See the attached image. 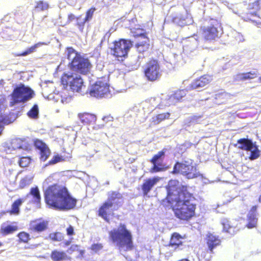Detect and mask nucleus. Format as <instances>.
Wrapping results in <instances>:
<instances>
[{"label": "nucleus", "mask_w": 261, "mask_h": 261, "mask_svg": "<svg viewBox=\"0 0 261 261\" xmlns=\"http://www.w3.org/2000/svg\"><path fill=\"white\" fill-rule=\"evenodd\" d=\"M11 96L12 101L10 102V106H13L15 104L25 102L32 98L34 96V92L30 88L20 84L14 89Z\"/></svg>", "instance_id": "7"}, {"label": "nucleus", "mask_w": 261, "mask_h": 261, "mask_svg": "<svg viewBox=\"0 0 261 261\" xmlns=\"http://www.w3.org/2000/svg\"><path fill=\"white\" fill-rule=\"evenodd\" d=\"M43 43L39 42L35 44L34 45L31 46L29 48H28L25 51L21 53H15L14 54V57H20V56H26L30 54L33 53L35 51L36 48H37L40 45L43 44Z\"/></svg>", "instance_id": "31"}, {"label": "nucleus", "mask_w": 261, "mask_h": 261, "mask_svg": "<svg viewBox=\"0 0 261 261\" xmlns=\"http://www.w3.org/2000/svg\"><path fill=\"white\" fill-rule=\"evenodd\" d=\"M258 202H259L260 203H261V194L259 195V197H258Z\"/></svg>", "instance_id": "55"}, {"label": "nucleus", "mask_w": 261, "mask_h": 261, "mask_svg": "<svg viewBox=\"0 0 261 261\" xmlns=\"http://www.w3.org/2000/svg\"><path fill=\"white\" fill-rule=\"evenodd\" d=\"M4 119L2 118V116H0V135L2 134V132L3 131V125L2 123L3 122Z\"/></svg>", "instance_id": "50"}, {"label": "nucleus", "mask_w": 261, "mask_h": 261, "mask_svg": "<svg viewBox=\"0 0 261 261\" xmlns=\"http://www.w3.org/2000/svg\"><path fill=\"white\" fill-rule=\"evenodd\" d=\"M122 196L120 193L111 191L108 194L107 200L105 201L99 207L98 211V216L109 223L110 222L109 216L111 215L112 207L113 206H117V210L121 205L120 202H115V201L122 199Z\"/></svg>", "instance_id": "5"}, {"label": "nucleus", "mask_w": 261, "mask_h": 261, "mask_svg": "<svg viewBox=\"0 0 261 261\" xmlns=\"http://www.w3.org/2000/svg\"><path fill=\"white\" fill-rule=\"evenodd\" d=\"M75 18H76L77 20L79 19V17H75L74 14L70 13L68 14V21L71 22L72 20H73Z\"/></svg>", "instance_id": "49"}, {"label": "nucleus", "mask_w": 261, "mask_h": 261, "mask_svg": "<svg viewBox=\"0 0 261 261\" xmlns=\"http://www.w3.org/2000/svg\"><path fill=\"white\" fill-rule=\"evenodd\" d=\"M133 46V41L129 39H119L113 42L109 48L111 55L117 60L123 61L128 57V52Z\"/></svg>", "instance_id": "6"}, {"label": "nucleus", "mask_w": 261, "mask_h": 261, "mask_svg": "<svg viewBox=\"0 0 261 261\" xmlns=\"http://www.w3.org/2000/svg\"><path fill=\"white\" fill-rule=\"evenodd\" d=\"M257 74L255 71H249L238 74V77L240 81H246L252 80L257 77Z\"/></svg>", "instance_id": "30"}, {"label": "nucleus", "mask_w": 261, "mask_h": 261, "mask_svg": "<svg viewBox=\"0 0 261 261\" xmlns=\"http://www.w3.org/2000/svg\"><path fill=\"white\" fill-rule=\"evenodd\" d=\"M66 50L67 58L71 60L68 64L70 69L80 74H88L92 67V65L89 59L82 56L72 47H67Z\"/></svg>", "instance_id": "4"}, {"label": "nucleus", "mask_w": 261, "mask_h": 261, "mask_svg": "<svg viewBox=\"0 0 261 261\" xmlns=\"http://www.w3.org/2000/svg\"><path fill=\"white\" fill-rule=\"evenodd\" d=\"M257 220L256 216L248 215V222L246 224V227L249 229L256 227L257 225Z\"/></svg>", "instance_id": "33"}, {"label": "nucleus", "mask_w": 261, "mask_h": 261, "mask_svg": "<svg viewBox=\"0 0 261 261\" xmlns=\"http://www.w3.org/2000/svg\"><path fill=\"white\" fill-rule=\"evenodd\" d=\"M102 120L105 121L106 123H108L109 122H112L114 120V118L113 116H112L111 115H108L102 117Z\"/></svg>", "instance_id": "48"}, {"label": "nucleus", "mask_w": 261, "mask_h": 261, "mask_svg": "<svg viewBox=\"0 0 261 261\" xmlns=\"http://www.w3.org/2000/svg\"><path fill=\"white\" fill-rule=\"evenodd\" d=\"M71 242V241L70 240L66 241L64 243V245L65 246H68L70 244Z\"/></svg>", "instance_id": "53"}, {"label": "nucleus", "mask_w": 261, "mask_h": 261, "mask_svg": "<svg viewBox=\"0 0 261 261\" xmlns=\"http://www.w3.org/2000/svg\"><path fill=\"white\" fill-rule=\"evenodd\" d=\"M31 162V160L29 157H21L19 161V164L21 167H28Z\"/></svg>", "instance_id": "41"}, {"label": "nucleus", "mask_w": 261, "mask_h": 261, "mask_svg": "<svg viewBox=\"0 0 261 261\" xmlns=\"http://www.w3.org/2000/svg\"><path fill=\"white\" fill-rule=\"evenodd\" d=\"M103 248V246L100 243L93 244L91 247L90 249L95 253H97L101 250Z\"/></svg>", "instance_id": "44"}, {"label": "nucleus", "mask_w": 261, "mask_h": 261, "mask_svg": "<svg viewBox=\"0 0 261 261\" xmlns=\"http://www.w3.org/2000/svg\"><path fill=\"white\" fill-rule=\"evenodd\" d=\"M64 159L58 154L54 155L53 158L49 161L48 164L50 165H54L60 162L64 161Z\"/></svg>", "instance_id": "43"}, {"label": "nucleus", "mask_w": 261, "mask_h": 261, "mask_svg": "<svg viewBox=\"0 0 261 261\" xmlns=\"http://www.w3.org/2000/svg\"><path fill=\"white\" fill-rule=\"evenodd\" d=\"M250 155L249 156V159L251 161H253L258 159L260 155V150L258 149V147L255 144H253V148L251 150Z\"/></svg>", "instance_id": "35"}, {"label": "nucleus", "mask_w": 261, "mask_h": 261, "mask_svg": "<svg viewBox=\"0 0 261 261\" xmlns=\"http://www.w3.org/2000/svg\"><path fill=\"white\" fill-rule=\"evenodd\" d=\"M253 144L251 140L247 138H241L237 140V143L234 146L241 150L249 151L253 149Z\"/></svg>", "instance_id": "22"}, {"label": "nucleus", "mask_w": 261, "mask_h": 261, "mask_svg": "<svg viewBox=\"0 0 261 261\" xmlns=\"http://www.w3.org/2000/svg\"><path fill=\"white\" fill-rule=\"evenodd\" d=\"M66 233L69 236H73L75 234L74 228L72 226L69 225L66 228Z\"/></svg>", "instance_id": "46"}, {"label": "nucleus", "mask_w": 261, "mask_h": 261, "mask_svg": "<svg viewBox=\"0 0 261 261\" xmlns=\"http://www.w3.org/2000/svg\"><path fill=\"white\" fill-rule=\"evenodd\" d=\"M12 144L15 149L23 148L26 146V142L25 139L16 138L13 140Z\"/></svg>", "instance_id": "34"}, {"label": "nucleus", "mask_w": 261, "mask_h": 261, "mask_svg": "<svg viewBox=\"0 0 261 261\" xmlns=\"http://www.w3.org/2000/svg\"><path fill=\"white\" fill-rule=\"evenodd\" d=\"M32 179L30 177L25 176L22 178L19 184V188L20 189H23L28 186L32 182Z\"/></svg>", "instance_id": "40"}, {"label": "nucleus", "mask_w": 261, "mask_h": 261, "mask_svg": "<svg viewBox=\"0 0 261 261\" xmlns=\"http://www.w3.org/2000/svg\"><path fill=\"white\" fill-rule=\"evenodd\" d=\"M170 117V113L169 112L159 114L152 117L150 123L152 125H157L163 121L169 119Z\"/></svg>", "instance_id": "25"}, {"label": "nucleus", "mask_w": 261, "mask_h": 261, "mask_svg": "<svg viewBox=\"0 0 261 261\" xmlns=\"http://www.w3.org/2000/svg\"><path fill=\"white\" fill-rule=\"evenodd\" d=\"M251 14L252 15H256V13H251Z\"/></svg>", "instance_id": "58"}, {"label": "nucleus", "mask_w": 261, "mask_h": 261, "mask_svg": "<svg viewBox=\"0 0 261 261\" xmlns=\"http://www.w3.org/2000/svg\"><path fill=\"white\" fill-rule=\"evenodd\" d=\"M80 246L77 244H72L71 245L70 247L68 249L67 252L69 254H72L74 252H77L79 253V257H83L84 255V254L85 253V250L83 249H80Z\"/></svg>", "instance_id": "32"}, {"label": "nucleus", "mask_w": 261, "mask_h": 261, "mask_svg": "<svg viewBox=\"0 0 261 261\" xmlns=\"http://www.w3.org/2000/svg\"><path fill=\"white\" fill-rule=\"evenodd\" d=\"M48 222L41 219L30 221L28 230L31 233H40L48 228Z\"/></svg>", "instance_id": "14"}, {"label": "nucleus", "mask_w": 261, "mask_h": 261, "mask_svg": "<svg viewBox=\"0 0 261 261\" xmlns=\"http://www.w3.org/2000/svg\"><path fill=\"white\" fill-rule=\"evenodd\" d=\"M60 80L65 88L69 87L73 92H80L84 86V81L81 75H74L73 73H64Z\"/></svg>", "instance_id": "8"}, {"label": "nucleus", "mask_w": 261, "mask_h": 261, "mask_svg": "<svg viewBox=\"0 0 261 261\" xmlns=\"http://www.w3.org/2000/svg\"><path fill=\"white\" fill-rule=\"evenodd\" d=\"M139 33L134 32L135 38H140L135 44L136 50L140 54H144L150 48V39L147 36V33L143 29H138Z\"/></svg>", "instance_id": "13"}, {"label": "nucleus", "mask_w": 261, "mask_h": 261, "mask_svg": "<svg viewBox=\"0 0 261 261\" xmlns=\"http://www.w3.org/2000/svg\"><path fill=\"white\" fill-rule=\"evenodd\" d=\"M143 72L148 81L154 82L158 80L161 76V70L158 61L154 59L149 60L145 64Z\"/></svg>", "instance_id": "10"}, {"label": "nucleus", "mask_w": 261, "mask_h": 261, "mask_svg": "<svg viewBox=\"0 0 261 261\" xmlns=\"http://www.w3.org/2000/svg\"><path fill=\"white\" fill-rule=\"evenodd\" d=\"M261 0H256L252 3V8L255 10H258L260 8V2Z\"/></svg>", "instance_id": "47"}, {"label": "nucleus", "mask_w": 261, "mask_h": 261, "mask_svg": "<svg viewBox=\"0 0 261 261\" xmlns=\"http://www.w3.org/2000/svg\"><path fill=\"white\" fill-rule=\"evenodd\" d=\"M109 238L119 250L125 249L127 251L134 248L132 233L123 223H120L118 227L111 230L109 232Z\"/></svg>", "instance_id": "3"}, {"label": "nucleus", "mask_w": 261, "mask_h": 261, "mask_svg": "<svg viewBox=\"0 0 261 261\" xmlns=\"http://www.w3.org/2000/svg\"><path fill=\"white\" fill-rule=\"evenodd\" d=\"M18 226L16 225H2L0 228V233L6 236L12 234L18 230Z\"/></svg>", "instance_id": "26"}, {"label": "nucleus", "mask_w": 261, "mask_h": 261, "mask_svg": "<svg viewBox=\"0 0 261 261\" xmlns=\"http://www.w3.org/2000/svg\"><path fill=\"white\" fill-rule=\"evenodd\" d=\"M173 174H181L187 178L192 179L198 176L196 168L193 165L177 162L172 172Z\"/></svg>", "instance_id": "11"}, {"label": "nucleus", "mask_w": 261, "mask_h": 261, "mask_svg": "<svg viewBox=\"0 0 261 261\" xmlns=\"http://www.w3.org/2000/svg\"><path fill=\"white\" fill-rule=\"evenodd\" d=\"M50 257L53 261L71 260L72 259L65 251L58 249L53 250L50 253Z\"/></svg>", "instance_id": "21"}, {"label": "nucleus", "mask_w": 261, "mask_h": 261, "mask_svg": "<svg viewBox=\"0 0 261 261\" xmlns=\"http://www.w3.org/2000/svg\"><path fill=\"white\" fill-rule=\"evenodd\" d=\"M24 201V199L23 198H19L16 199L12 203L11 207L8 212L10 215H18L20 213V206Z\"/></svg>", "instance_id": "24"}, {"label": "nucleus", "mask_w": 261, "mask_h": 261, "mask_svg": "<svg viewBox=\"0 0 261 261\" xmlns=\"http://www.w3.org/2000/svg\"><path fill=\"white\" fill-rule=\"evenodd\" d=\"M138 29H141V28H137V29H133L131 30V32L133 33L134 37V32H136V33H139V32H140V31L138 30Z\"/></svg>", "instance_id": "52"}, {"label": "nucleus", "mask_w": 261, "mask_h": 261, "mask_svg": "<svg viewBox=\"0 0 261 261\" xmlns=\"http://www.w3.org/2000/svg\"><path fill=\"white\" fill-rule=\"evenodd\" d=\"M205 242L207 247V251L211 254H214V250L221 244V240L219 237L212 233L206 234Z\"/></svg>", "instance_id": "16"}, {"label": "nucleus", "mask_w": 261, "mask_h": 261, "mask_svg": "<svg viewBox=\"0 0 261 261\" xmlns=\"http://www.w3.org/2000/svg\"><path fill=\"white\" fill-rule=\"evenodd\" d=\"M221 224L223 226V229L224 231L231 235H233L236 233L237 230H235L236 228L230 226L229 222L227 219H223L221 222Z\"/></svg>", "instance_id": "29"}, {"label": "nucleus", "mask_w": 261, "mask_h": 261, "mask_svg": "<svg viewBox=\"0 0 261 261\" xmlns=\"http://www.w3.org/2000/svg\"><path fill=\"white\" fill-rule=\"evenodd\" d=\"M183 237L178 232H173L171 234L168 246L172 247L174 250H176L182 246Z\"/></svg>", "instance_id": "20"}, {"label": "nucleus", "mask_w": 261, "mask_h": 261, "mask_svg": "<svg viewBox=\"0 0 261 261\" xmlns=\"http://www.w3.org/2000/svg\"><path fill=\"white\" fill-rule=\"evenodd\" d=\"M48 238L50 240L55 242H61L64 240V234L60 232L51 233L49 234Z\"/></svg>", "instance_id": "38"}, {"label": "nucleus", "mask_w": 261, "mask_h": 261, "mask_svg": "<svg viewBox=\"0 0 261 261\" xmlns=\"http://www.w3.org/2000/svg\"><path fill=\"white\" fill-rule=\"evenodd\" d=\"M33 144L35 148L39 150L40 159L43 162L45 161L50 154V150L47 145L38 139L34 140Z\"/></svg>", "instance_id": "15"}, {"label": "nucleus", "mask_w": 261, "mask_h": 261, "mask_svg": "<svg viewBox=\"0 0 261 261\" xmlns=\"http://www.w3.org/2000/svg\"><path fill=\"white\" fill-rule=\"evenodd\" d=\"M39 109L38 105L35 104L31 109L30 111L27 112L28 116L32 119H37L38 118Z\"/></svg>", "instance_id": "37"}, {"label": "nucleus", "mask_w": 261, "mask_h": 261, "mask_svg": "<svg viewBox=\"0 0 261 261\" xmlns=\"http://www.w3.org/2000/svg\"><path fill=\"white\" fill-rule=\"evenodd\" d=\"M79 117L81 121L85 125L94 124L96 120V115L88 113L79 114Z\"/></svg>", "instance_id": "23"}, {"label": "nucleus", "mask_w": 261, "mask_h": 261, "mask_svg": "<svg viewBox=\"0 0 261 261\" xmlns=\"http://www.w3.org/2000/svg\"><path fill=\"white\" fill-rule=\"evenodd\" d=\"M212 81V77L208 74H204L194 80L190 85L191 89H197L205 87Z\"/></svg>", "instance_id": "18"}, {"label": "nucleus", "mask_w": 261, "mask_h": 261, "mask_svg": "<svg viewBox=\"0 0 261 261\" xmlns=\"http://www.w3.org/2000/svg\"><path fill=\"white\" fill-rule=\"evenodd\" d=\"M209 25L200 27V35L202 39L207 42L216 40L219 38L218 29L221 27L219 21L215 19H211Z\"/></svg>", "instance_id": "9"}, {"label": "nucleus", "mask_w": 261, "mask_h": 261, "mask_svg": "<svg viewBox=\"0 0 261 261\" xmlns=\"http://www.w3.org/2000/svg\"><path fill=\"white\" fill-rule=\"evenodd\" d=\"M49 8V5L47 2H45L43 1H39L36 3L35 8L39 11H44L48 9Z\"/></svg>", "instance_id": "39"}, {"label": "nucleus", "mask_w": 261, "mask_h": 261, "mask_svg": "<svg viewBox=\"0 0 261 261\" xmlns=\"http://www.w3.org/2000/svg\"><path fill=\"white\" fill-rule=\"evenodd\" d=\"M185 96L186 92L184 90H177L171 95L170 98L173 100L180 101Z\"/></svg>", "instance_id": "36"}, {"label": "nucleus", "mask_w": 261, "mask_h": 261, "mask_svg": "<svg viewBox=\"0 0 261 261\" xmlns=\"http://www.w3.org/2000/svg\"><path fill=\"white\" fill-rule=\"evenodd\" d=\"M258 81L261 83V76L258 78Z\"/></svg>", "instance_id": "57"}, {"label": "nucleus", "mask_w": 261, "mask_h": 261, "mask_svg": "<svg viewBox=\"0 0 261 261\" xmlns=\"http://www.w3.org/2000/svg\"><path fill=\"white\" fill-rule=\"evenodd\" d=\"M160 180V178L157 176L145 179L141 186L143 195H147Z\"/></svg>", "instance_id": "19"}, {"label": "nucleus", "mask_w": 261, "mask_h": 261, "mask_svg": "<svg viewBox=\"0 0 261 261\" xmlns=\"http://www.w3.org/2000/svg\"><path fill=\"white\" fill-rule=\"evenodd\" d=\"M96 10V8L94 7H91L88 9L86 13V16L85 17V22L89 21L93 17V14Z\"/></svg>", "instance_id": "42"}, {"label": "nucleus", "mask_w": 261, "mask_h": 261, "mask_svg": "<svg viewBox=\"0 0 261 261\" xmlns=\"http://www.w3.org/2000/svg\"><path fill=\"white\" fill-rule=\"evenodd\" d=\"M258 207L257 205L252 206L249 212L248 215L256 216L257 210Z\"/></svg>", "instance_id": "45"}, {"label": "nucleus", "mask_w": 261, "mask_h": 261, "mask_svg": "<svg viewBox=\"0 0 261 261\" xmlns=\"http://www.w3.org/2000/svg\"><path fill=\"white\" fill-rule=\"evenodd\" d=\"M29 194L33 197V203L37 205L41 203V197L40 191L37 187L32 188Z\"/></svg>", "instance_id": "27"}, {"label": "nucleus", "mask_w": 261, "mask_h": 261, "mask_svg": "<svg viewBox=\"0 0 261 261\" xmlns=\"http://www.w3.org/2000/svg\"><path fill=\"white\" fill-rule=\"evenodd\" d=\"M165 154V151L164 150H161L154 154L150 160V162L153 165L150 170L151 173L159 172L165 170V168L163 164L158 163V161L162 158H164Z\"/></svg>", "instance_id": "17"}, {"label": "nucleus", "mask_w": 261, "mask_h": 261, "mask_svg": "<svg viewBox=\"0 0 261 261\" xmlns=\"http://www.w3.org/2000/svg\"><path fill=\"white\" fill-rule=\"evenodd\" d=\"M44 202L48 207L59 211L74 208L77 199L72 196L68 188L58 184L48 186L43 191Z\"/></svg>", "instance_id": "2"}, {"label": "nucleus", "mask_w": 261, "mask_h": 261, "mask_svg": "<svg viewBox=\"0 0 261 261\" xmlns=\"http://www.w3.org/2000/svg\"><path fill=\"white\" fill-rule=\"evenodd\" d=\"M166 189L167 195L161 201V205L171 208L174 216L180 221L187 222L193 219L196 216L197 199L188 187H179L174 181L170 180Z\"/></svg>", "instance_id": "1"}, {"label": "nucleus", "mask_w": 261, "mask_h": 261, "mask_svg": "<svg viewBox=\"0 0 261 261\" xmlns=\"http://www.w3.org/2000/svg\"><path fill=\"white\" fill-rule=\"evenodd\" d=\"M110 93V86L107 81L99 80L93 85L89 91L91 96L101 98Z\"/></svg>", "instance_id": "12"}, {"label": "nucleus", "mask_w": 261, "mask_h": 261, "mask_svg": "<svg viewBox=\"0 0 261 261\" xmlns=\"http://www.w3.org/2000/svg\"><path fill=\"white\" fill-rule=\"evenodd\" d=\"M3 245V243L0 241V247H1Z\"/></svg>", "instance_id": "56"}, {"label": "nucleus", "mask_w": 261, "mask_h": 261, "mask_svg": "<svg viewBox=\"0 0 261 261\" xmlns=\"http://www.w3.org/2000/svg\"><path fill=\"white\" fill-rule=\"evenodd\" d=\"M177 261H190V260H189L188 258H182Z\"/></svg>", "instance_id": "54"}, {"label": "nucleus", "mask_w": 261, "mask_h": 261, "mask_svg": "<svg viewBox=\"0 0 261 261\" xmlns=\"http://www.w3.org/2000/svg\"><path fill=\"white\" fill-rule=\"evenodd\" d=\"M86 22H85V19L83 21L81 22H77V25L79 27V28H81V29H83L84 26V24H85V23Z\"/></svg>", "instance_id": "51"}, {"label": "nucleus", "mask_w": 261, "mask_h": 261, "mask_svg": "<svg viewBox=\"0 0 261 261\" xmlns=\"http://www.w3.org/2000/svg\"><path fill=\"white\" fill-rule=\"evenodd\" d=\"M17 241L19 244H28L31 239L30 234L24 231L19 232L17 234Z\"/></svg>", "instance_id": "28"}]
</instances>
